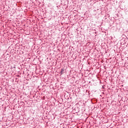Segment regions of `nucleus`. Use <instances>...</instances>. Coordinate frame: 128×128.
Here are the masks:
<instances>
[{
  "mask_svg": "<svg viewBox=\"0 0 128 128\" xmlns=\"http://www.w3.org/2000/svg\"><path fill=\"white\" fill-rule=\"evenodd\" d=\"M64 70L62 69V70H61V74H64Z\"/></svg>",
  "mask_w": 128,
  "mask_h": 128,
  "instance_id": "nucleus-1",
  "label": "nucleus"
}]
</instances>
